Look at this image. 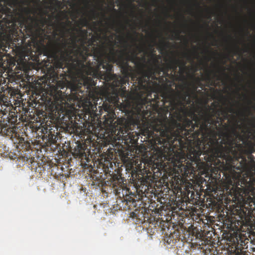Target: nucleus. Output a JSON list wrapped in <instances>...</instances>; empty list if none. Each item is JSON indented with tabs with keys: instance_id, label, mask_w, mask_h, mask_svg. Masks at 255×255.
I'll use <instances>...</instances> for the list:
<instances>
[{
	"instance_id": "1",
	"label": "nucleus",
	"mask_w": 255,
	"mask_h": 255,
	"mask_svg": "<svg viewBox=\"0 0 255 255\" xmlns=\"http://www.w3.org/2000/svg\"><path fill=\"white\" fill-rule=\"evenodd\" d=\"M189 96L173 90L161 93V101L158 94L151 100L141 99L135 106L124 108L126 115L133 127L136 126L141 133L148 140L151 147L159 152H164L178 141L180 147L183 144L182 139L194 138L193 134L196 126L188 119L187 109L183 101Z\"/></svg>"
},
{
	"instance_id": "2",
	"label": "nucleus",
	"mask_w": 255,
	"mask_h": 255,
	"mask_svg": "<svg viewBox=\"0 0 255 255\" xmlns=\"http://www.w3.org/2000/svg\"><path fill=\"white\" fill-rule=\"evenodd\" d=\"M223 113L225 114L224 119L220 117L219 110L209 106L206 109L205 116L203 117V123L201 126L203 149L200 145L196 147H191L188 148L187 154L183 155L180 158L178 165L174 163V166L178 167L177 170H180L181 174L185 175L193 170L194 165L198 166L203 158L211 164L216 163L218 155L223 150L227 140L225 133H229L219 127L222 126L226 130L229 128L226 124L223 125L222 123L227 118V113L225 111H223Z\"/></svg>"
},
{
	"instance_id": "3",
	"label": "nucleus",
	"mask_w": 255,
	"mask_h": 255,
	"mask_svg": "<svg viewBox=\"0 0 255 255\" xmlns=\"http://www.w3.org/2000/svg\"><path fill=\"white\" fill-rule=\"evenodd\" d=\"M122 41L124 43V49L115 50L112 48L111 50V54L114 62H116L120 68L123 75V77L120 76L114 79L111 84L112 88L117 95L124 96L126 93V88L123 86L127 82H128L130 77L132 81H137L140 87H143L145 86L151 77L153 79H156L154 75L155 72H158L159 75L161 72L167 73V71H164V67H161L160 65L161 56L153 53H151L150 55L154 68H150L147 71L142 70L140 72H135L128 63L129 59L128 43L123 38Z\"/></svg>"
},
{
	"instance_id": "4",
	"label": "nucleus",
	"mask_w": 255,
	"mask_h": 255,
	"mask_svg": "<svg viewBox=\"0 0 255 255\" xmlns=\"http://www.w3.org/2000/svg\"><path fill=\"white\" fill-rule=\"evenodd\" d=\"M91 35V38H87V41L85 42V48L81 49V51L77 52L73 59L69 63L66 67L67 72L73 76H79L83 74L86 67L89 69H93V63L90 61H87V58L89 56H93L94 60L96 61L97 65L95 68L96 73H100V69L102 68L106 70L104 79L108 81L115 77V75H112L113 72V66L111 63L112 61L114 62L113 57L111 54V50L114 48V43L110 42V57L108 56L107 53L105 49L104 44L99 45L98 41L100 40V36L99 35H93L92 33H89Z\"/></svg>"
},
{
	"instance_id": "5",
	"label": "nucleus",
	"mask_w": 255,
	"mask_h": 255,
	"mask_svg": "<svg viewBox=\"0 0 255 255\" xmlns=\"http://www.w3.org/2000/svg\"><path fill=\"white\" fill-rule=\"evenodd\" d=\"M80 37L73 34L71 42L63 37L57 38L53 45V56L58 61V67L64 69L67 67L73 59L75 55L85 48V42L87 41L88 31L81 27L77 30Z\"/></svg>"
},
{
	"instance_id": "6",
	"label": "nucleus",
	"mask_w": 255,
	"mask_h": 255,
	"mask_svg": "<svg viewBox=\"0 0 255 255\" xmlns=\"http://www.w3.org/2000/svg\"><path fill=\"white\" fill-rule=\"evenodd\" d=\"M226 136L225 144L223 146V149L221 151L220 154H218L217 158L220 157L228 162L231 168L234 167L233 165L234 158L237 159L238 158L242 159L244 163H241L242 167L247 165V161L244 154H250L254 153L255 151V144L253 141L249 139V136L248 135L246 139L240 136V139L243 141L242 143L237 142L230 133H225Z\"/></svg>"
},
{
	"instance_id": "7",
	"label": "nucleus",
	"mask_w": 255,
	"mask_h": 255,
	"mask_svg": "<svg viewBox=\"0 0 255 255\" xmlns=\"http://www.w3.org/2000/svg\"><path fill=\"white\" fill-rule=\"evenodd\" d=\"M235 178V199L244 201L247 198L250 205L253 203L255 205V168L251 167L243 177L240 174Z\"/></svg>"
},
{
	"instance_id": "8",
	"label": "nucleus",
	"mask_w": 255,
	"mask_h": 255,
	"mask_svg": "<svg viewBox=\"0 0 255 255\" xmlns=\"http://www.w3.org/2000/svg\"><path fill=\"white\" fill-rule=\"evenodd\" d=\"M22 9L24 13L28 15V19L31 20L32 22L26 24L25 26V32L28 37H33L35 35L36 29L43 30V28L48 23L49 26H51L55 29L53 31V35L54 37L56 35H59L58 32H59L60 34V37H64V29H66V23L65 22H61L59 20L57 23H54L52 20H48L43 16H42L40 18L34 17L31 16L30 14H35L36 13L35 9L28 7H23Z\"/></svg>"
},
{
	"instance_id": "9",
	"label": "nucleus",
	"mask_w": 255,
	"mask_h": 255,
	"mask_svg": "<svg viewBox=\"0 0 255 255\" xmlns=\"http://www.w3.org/2000/svg\"><path fill=\"white\" fill-rule=\"evenodd\" d=\"M187 114L188 117L191 119V120L192 121V122H195L193 123L194 124V126H196L198 128L197 130H195V132L193 134L194 138H198V137L200 136V138H201V136L203 134V131L202 130H201V126L203 123V117L205 116V110L202 114L198 116L193 111H190L187 109Z\"/></svg>"
},
{
	"instance_id": "10",
	"label": "nucleus",
	"mask_w": 255,
	"mask_h": 255,
	"mask_svg": "<svg viewBox=\"0 0 255 255\" xmlns=\"http://www.w3.org/2000/svg\"><path fill=\"white\" fill-rule=\"evenodd\" d=\"M105 184L112 187L116 195L120 196L121 191L123 192L124 190V179L120 175L114 174Z\"/></svg>"
},
{
	"instance_id": "11",
	"label": "nucleus",
	"mask_w": 255,
	"mask_h": 255,
	"mask_svg": "<svg viewBox=\"0 0 255 255\" xmlns=\"http://www.w3.org/2000/svg\"><path fill=\"white\" fill-rule=\"evenodd\" d=\"M9 118L0 117V134L2 135L12 136L14 132V127L10 126Z\"/></svg>"
},
{
	"instance_id": "12",
	"label": "nucleus",
	"mask_w": 255,
	"mask_h": 255,
	"mask_svg": "<svg viewBox=\"0 0 255 255\" xmlns=\"http://www.w3.org/2000/svg\"><path fill=\"white\" fill-rule=\"evenodd\" d=\"M103 107L106 112V114L103 116V119H104V122L107 125H112L116 118L113 106L104 103Z\"/></svg>"
},
{
	"instance_id": "13",
	"label": "nucleus",
	"mask_w": 255,
	"mask_h": 255,
	"mask_svg": "<svg viewBox=\"0 0 255 255\" xmlns=\"http://www.w3.org/2000/svg\"><path fill=\"white\" fill-rule=\"evenodd\" d=\"M186 62L183 60H180L175 58L172 59L166 67H164V71H167V73H164V74L168 75V69H172L175 71L177 69V67L180 66V69L186 68Z\"/></svg>"
},
{
	"instance_id": "14",
	"label": "nucleus",
	"mask_w": 255,
	"mask_h": 255,
	"mask_svg": "<svg viewBox=\"0 0 255 255\" xmlns=\"http://www.w3.org/2000/svg\"><path fill=\"white\" fill-rule=\"evenodd\" d=\"M69 104L67 102H65L60 106V109L58 110V114H59V118H60L61 116H62V118L66 117L68 119H70V118L73 116V110L74 109L73 107L74 106H70V109H67L66 107Z\"/></svg>"
},
{
	"instance_id": "15",
	"label": "nucleus",
	"mask_w": 255,
	"mask_h": 255,
	"mask_svg": "<svg viewBox=\"0 0 255 255\" xmlns=\"http://www.w3.org/2000/svg\"><path fill=\"white\" fill-rule=\"evenodd\" d=\"M240 243L238 241V244L235 247V255H245V252L243 251L245 249V246L248 243V241L246 243V239L243 240L241 238L240 239Z\"/></svg>"
},
{
	"instance_id": "16",
	"label": "nucleus",
	"mask_w": 255,
	"mask_h": 255,
	"mask_svg": "<svg viewBox=\"0 0 255 255\" xmlns=\"http://www.w3.org/2000/svg\"><path fill=\"white\" fill-rule=\"evenodd\" d=\"M88 79L86 78L83 79V83H80L77 85H73L72 88V90L76 92H80L81 90L80 89L82 85H83L85 87H86L88 90H90L91 86H92L90 84L87 83Z\"/></svg>"
},
{
	"instance_id": "17",
	"label": "nucleus",
	"mask_w": 255,
	"mask_h": 255,
	"mask_svg": "<svg viewBox=\"0 0 255 255\" xmlns=\"http://www.w3.org/2000/svg\"><path fill=\"white\" fill-rule=\"evenodd\" d=\"M228 113H236L239 114L242 117H245L247 116L246 113H251L250 109L249 107H246L242 111H236L233 107H230L228 109Z\"/></svg>"
},
{
	"instance_id": "18",
	"label": "nucleus",
	"mask_w": 255,
	"mask_h": 255,
	"mask_svg": "<svg viewBox=\"0 0 255 255\" xmlns=\"http://www.w3.org/2000/svg\"><path fill=\"white\" fill-rule=\"evenodd\" d=\"M2 2L6 3L9 6H12V5L15 4L18 2V0H0V19L2 18V15L4 14V6Z\"/></svg>"
},
{
	"instance_id": "19",
	"label": "nucleus",
	"mask_w": 255,
	"mask_h": 255,
	"mask_svg": "<svg viewBox=\"0 0 255 255\" xmlns=\"http://www.w3.org/2000/svg\"><path fill=\"white\" fill-rule=\"evenodd\" d=\"M169 44V42H166L165 40H162L158 45V49L161 52L165 51L166 49L168 47Z\"/></svg>"
},
{
	"instance_id": "20",
	"label": "nucleus",
	"mask_w": 255,
	"mask_h": 255,
	"mask_svg": "<svg viewBox=\"0 0 255 255\" xmlns=\"http://www.w3.org/2000/svg\"><path fill=\"white\" fill-rule=\"evenodd\" d=\"M89 24V20L86 18L80 19L78 22V25L79 26H87Z\"/></svg>"
},
{
	"instance_id": "21",
	"label": "nucleus",
	"mask_w": 255,
	"mask_h": 255,
	"mask_svg": "<svg viewBox=\"0 0 255 255\" xmlns=\"http://www.w3.org/2000/svg\"><path fill=\"white\" fill-rule=\"evenodd\" d=\"M206 77L207 80L211 83V85L215 86L216 83L213 80V77L211 75V72H209L208 71L207 72Z\"/></svg>"
},
{
	"instance_id": "22",
	"label": "nucleus",
	"mask_w": 255,
	"mask_h": 255,
	"mask_svg": "<svg viewBox=\"0 0 255 255\" xmlns=\"http://www.w3.org/2000/svg\"><path fill=\"white\" fill-rule=\"evenodd\" d=\"M91 16H92V19H93L94 20H96L97 19L98 15H99V13L97 11H96L94 9H92L91 11Z\"/></svg>"
},
{
	"instance_id": "23",
	"label": "nucleus",
	"mask_w": 255,
	"mask_h": 255,
	"mask_svg": "<svg viewBox=\"0 0 255 255\" xmlns=\"http://www.w3.org/2000/svg\"><path fill=\"white\" fill-rule=\"evenodd\" d=\"M77 147L78 149V152L77 153V154L79 155H83L85 151L84 149L83 148L82 146L81 145H78L77 146Z\"/></svg>"
},
{
	"instance_id": "24",
	"label": "nucleus",
	"mask_w": 255,
	"mask_h": 255,
	"mask_svg": "<svg viewBox=\"0 0 255 255\" xmlns=\"http://www.w3.org/2000/svg\"><path fill=\"white\" fill-rule=\"evenodd\" d=\"M10 16L9 19L5 18V17H4L2 19L3 21L7 24H9L10 23H12V16Z\"/></svg>"
},
{
	"instance_id": "25",
	"label": "nucleus",
	"mask_w": 255,
	"mask_h": 255,
	"mask_svg": "<svg viewBox=\"0 0 255 255\" xmlns=\"http://www.w3.org/2000/svg\"><path fill=\"white\" fill-rule=\"evenodd\" d=\"M180 33V31H176L175 32V36L172 35L171 39H174L175 38V37H176L177 39H179Z\"/></svg>"
},
{
	"instance_id": "26",
	"label": "nucleus",
	"mask_w": 255,
	"mask_h": 255,
	"mask_svg": "<svg viewBox=\"0 0 255 255\" xmlns=\"http://www.w3.org/2000/svg\"><path fill=\"white\" fill-rule=\"evenodd\" d=\"M61 2L58 0H55V5L58 7H59L61 6Z\"/></svg>"
},
{
	"instance_id": "27",
	"label": "nucleus",
	"mask_w": 255,
	"mask_h": 255,
	"mask_svg": "<svg viewBox=\"0 0 255 255\" xmlns=\"http://www.w3.org/2000/svg\"><path fill=\"white\" fill-rule=\"evenodd\" d=\"M209 72H211V75L213 74V78H216L218 77V79H219V78L217 75V73L216 72H214L213 71H208Z\"/></svg>"
},
{
	"instance_id": "28",
	"label": "nucleus",
	"mask_w": 255,
	"mask_h": 255,
	"mask_svg": "<svg viewBox=\"0 0 255 255\" xmlns=\"http://www.w3.org/2000/svg\"><path fill=\"white\" fill-rule=\"evenodd\" d=\"M248 156V157L249 159H250L251 161H254V157L252 155V153L251 154V155L250 154H246Z\"/></svg>"
},
{
	"instance_id": "29",
	"label": "nucleus",
	"mask_w": 255,
	"mask_h": 255,
	"mask_svg": "<svg viewBox=\"0 0 255 255\" xmlns=\"http://www.w3.org/2000/svg\"><path fill=\"white\" fill-rule=\"evenodd\" d=\"M245 98L247 100L248 104L249 105H252L253 104V102L250 100H249L246 96H245Z\"/></svg>"
},
{
	"instance_id": "30",
	"label": "nucleus",
	"mask_w": 255,
	"mask_h": 255,
	"mask_svg": "<svg viewBox=\"0 0 255 255\" xmlns=\"http://www.w3.org/2000/svg\"><path fill=\"white\" fill-rule=\"evenodd\" d=\"M29 0H25L24 1H22V3L25 5H28L29 4Z\"/></svg>"
},
{
	"instance_id": "31",
	"label": "nucleus",
	"mask_w": 255,
	"mask_h": 255,
	"mask_svg": "<svg viewBox=\"0 0 255 255\" xmlns=\"http://www.w3.org/2000/svg\"><path fill=\"white\" fill-rule=\"evenodd\" d=\"M195 81H196L197 84H198V85L201 84L200 80L199 77L196 78Z\"/></svg>"
},
{
	"instance_id": "32",
	"label": "nucleus",
	"mask_w": 255,
	"mask_h": 255,
	"mask_svg": "<svg viewBox=\"0 0 255 255\" xmlns=\"http://www.w3.org/2000/svg\"><path fill=\"white\" fill-rule=\"evenodd\" d=\"M218 67L219 68V69H220V70L221 69V72H224L225 70L224 67L220 66H218Z\"/></svg>"
},
{
	"instance_id": "33",
	"label": "nucleus",
	"mask_w": 255,
	"mask_h": 255,
	"mask_svg": "<svg viewBox=\"0 0 255 255\" xmlns=\"http://www.w3.org/2000/svg\"><path fill=\"white\" fill-rule=\"evenodd\" d=\"M129 37L130 38H131L132 40L134 41H135L136 40V38H134L133 37H132V36L131 35H129Z\"/></svg>"
},
{
	"instance_id": "34",
	"label": "nucleus",
	"mask_w": 255,
	"mask_h": 255,
	"mask_svg": "<svg viewBox=\"0 0 255 255\" xmlns=\"http://www.w3.org/2000/svg\"><path fill=\"white\" fill-rule=\"evenodd\" d=\"M137 48L138 49V50H139V51L140 52L142 51V50H143V47H138V46H137Z\"/></svg>"
},
{
	"instance_id": "35",
	"label": "nucleus",
	"mask_w": 255,
	"mask_h": 255,
	"mask_svg": "<svg viewBox=\"0 0 255 255\" xmlns=\"http://www.w3.org/2000/svg\"><path fill=\"white\" fill-rule=\"evenodd\" d=\"M195 4L197 7L200 8V4L198 2H196Z\"/></svg>"
},
{
	"instance_id": "36",
	"label": "nucleus",
	"mask_w": 255,
	"mask_h": 255,
	"mask_svg": "<svg viewBox=\"0 0 255 255\" xmlns=\"http://www.w3.org/2000/svg\"><path fill=\"white\" fill-rule=\"evenodd\" d=\"M193 88H194V89L195 90H196L197 89V86L195 84H194L193 85Z\"/></svg>"
},
{
	"instance_id": "37",
	"label": "nucleus",
	"mask_w": 255,
	"mask_h": 255,
	"mask_svg": "<svg viewBox=\"0 0 255 255\" xmlns=\"http://www.w3.org/2000/svg\"><path fill=\"white\" fill-rule=\"evenodd\" d=\"M112 10H113L114 12H118V11H117L115 8H113Z\"/></svg>"
},
{
	"instance_id": "38",
	"label": "nucleus",
	"mask_w": 255,
	"mask_h": 255,
	"mask_svg": "<svg viewBox=\"0 0 255 255\" xmlns=\"http://www.w3.org/2000/svg\"><path fill=\"white\" fill-rule=\"evenodd\" d=\"M210 36H211V37H212L214 40H215V37H214V36H213L212 34H210Z\"/></svg>"
},
{
	"instance_id": "39",
	"label": "nucleus",
	"mask_w": 255,
	"mask_h": 255,
	"mask_svg": "<svg viewBox=\"0 0 255 255\" xmlns=\"http://www.w3.org/2000/svg\"><path fill=\"white\" fill-rule=\"evenodd\" d=\"M236 47L237 49H239V47L238 45H236Z\"/></svg>"
},
{
	"instance_id": "40",
	"label": "nucleus",
	"mask_w": 255,
	"mask_h": 255,
	"mask_svg": "<svg viewBox=\"0 0 255 255\" xmlns=\"http://www.w3.org/2000/svg\"><path fill=\"white\" fill-rule=\"evenodd\" d=\"M40 2V0H38L37 1H35V2H36L37 3H39Z\"/></svg>"
},
{
	"instance_id": "41",
	"label": "nucleus",
	"mask_w": 255,
	"mask_h": 255,
	"mask_svg": "<svg viewBox=\"0 0 255 255\" xmlns=\"http://www.w3.org/2000/svg\"><path fill=\"white\" fill-rule=\"evenodd\" d=\"M133 54H134V56H136V55H137V54H136V53H135L134 52H133Z\"/></svg>"
},
{
	"instance_id": "42",
	"label": "nucleus",
	"mask_w": 255,
	"mask_h": 255,
	"mask_svg": "<svg viewBox=\"0 0 255 255\" xmlns=\"http://www.w3.org/2000/svg\"><path fill=\"white\" fill-rule=\"evenodd\" d=\"M212 106H214V107H215V104H214V103L212 104Z\"/></svg>"
},
{
	"instance_id": "43",
	"label": "nucleus",
	"mask_w": 255,
	"mask_h": 255,
	"mask_svg": "<svg viewBox=\"0 0 255 255\" xmlns=\"http://www.w3.org/2000/svg\"><path fill=\"white\" fill-rule=\"evenodd\" d=\"M243 213H244V215H246V212L244 211Z\"/></svg>"
},
{
	"instance_id": "44",
	"label": "nucleus",
	"mask_w": 255,
	"mask_h": 255,
	"mask_svg": "<svg viewBox=\"0 0 255 255\" xmlns=\"http://www.w3.org/2000/svg\"><path fill=\"white\" fill-rule=\"evenodd\" d=\"M102 15H103V16H105V13H103V14H102Z\"/></svg>"
},
{
	"instance_id": "45",
	"label": "nucleus",
	"mask_w": 255,
	"mask_h": 255,
	"mask_svg": "<svg viewBox=\"0 0 255 255\" xmlns=\"http://www.w3.org/2000/svg\"><path fill=\"white\" fill-rule=\"evenodd\" d=\"M68 24L71 23L70 21H68Z\"/></svg>"
},
{
	"instance_id": "46",
	"label": "nucleus",
	"mask_w": 255,
	"mask_h": 255,
	"mask_svg": "<svg viewBox=\"0 0 255 255\" xmlns=\"http://www.w3.org/2000/svg\"><path fill=\"white\" fill-rule=\"evenodd\" d=\"M184 55H185V56L187 55V53H185V54H184Z\"/></svg>"
},
{
	"instance_id": "47",
	"label": "nucleus",
	"mask_w": 255,
	"mask_h": 255,
	"mask_svg": "<svg viewBox=\"0 0 255 255\" xmlns=\"http://www.w3.org/2000/svg\"><path fill=\"white\" fill-rule=\"evenodd\" d=\"M190 103V101L189 100L188 103L189 104Z\"/></svg>"
},
{
	"instance_id": "48",
	"label": "nucleus",
	"mask_w": 255,
	"mask_h": 255,
	"mask_svg": "<svg viewBox=\"0 0 255 255\" xmlns=\"http://www.w3.org/2000/svg\"><path fill=\"white\" fill-rule=\"evenodd\" d=\"M254 126H255V123L253 124Z\"/></svg>"
},
{
	"instance_id": "49",
	"label": "nucleus",
	"mask_w": 255,
	"mask_h": 255,
	"mask_svg": "<svg viewBox=\"0 0 255 255\" xmlns=\"http://www.w3.org/2000/svg\"><path fill=\"white\" fill-rule=\"evenodd\" d=\"M150 47H151V48H152V47H153V46L150 45Z\"/></svg>"
}]
</instances>
